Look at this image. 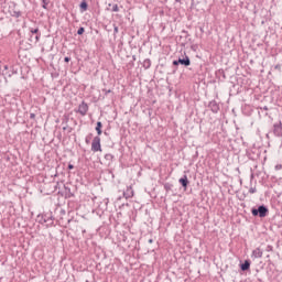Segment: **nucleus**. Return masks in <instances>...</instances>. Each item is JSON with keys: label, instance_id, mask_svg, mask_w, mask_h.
<instances>
[{"label": "nucleus", "instance_id": "38", "mask_svg": "<svg viewBox=\"0 0 282 282\" xmlns=\"http://www.w3.org/2000/svg\"><path fill=\"white\" fill-rule=\"evenodd\" d=\"M275 69H279V65L275 66Z\"/></svg>", "mask_w": 282, "mask_h": 282}, {"label": "nucleus", "instance_id": "20", "mask_svg": "<svg viewBox=\"0 0 282 282\" xmlns=\"http://www.w3.org/2000/svg\"><path fill=\"white\" fill-rule=\"evenodd\" d=\"M77 34H78V36H83V34H85V28H79L78 30H77Z\"/></svg>", "mask_w": 282, "mask_h": 282}, {"label": "nucleus", "instance_id": "18", "mask_svg": "<svg viewBox=\"0 0 282 282\" xmlns=\"http://www.w3.org/2000/svg\"><path fill=\"white\" fill-rule=\"evenodd\" d=\"M105 160H106L107 162H113V154H111V153L106 154V155H105Z\"/></svg>", "mask_w": 282, "mask_h": 282}, {"label": "nucleus", "instance_id": "9", "mask_svg": "<svg viewBox=\"0 0 282 282\" xmlns=\"http://www.w3.org/2000/svg\"><path fill=\"white\" fill-rule=\"evenodd\" d=\"M252 259H261V257H263V250H261V248H257L252 251L251 254Z\"/></svg>", "mask_w": 282, "mask_h": 282}, {"label": "nucleus", "instance_id": "8", "mask_svg": "<svg viewBox=\"0 0 282 282\" xmlns=\"http://www.w3.org/2000/svg\"><path fill=\"white\" fill-rule=\"evenodd\" d=\"M178 65H183L184 67L191 66V58L188 57V55H185L184 58L180 57Z\"/></svg>", "mask_w": 282, "mask_h": 282}, {"label": "nucleus", "instance_id": "16", "mask_svg": "<svg viewBox=\"0 0 282 282\" xmlns=\"http://www.w3.org/2000/svg\"><path fill=\"white\" fill-rule=\"evenodd\" d=\"M164 189L166 191V193H169L170 191H173V184H171V183H165V184H164Z\"/></svg>", "mask_w": 282, "mask_h": 282}, {"label": "nucleus", "instance_id": "12", "mask_svg": "<svg viewBox=\"0 0 282 282\" xmlns=\"http://www.w3.org/2000/svg\"><path fill=\"white\" fill-rule=\"evenodd\" d=\"M251 263L252 262L250 260H245V262L240 264V270L242 272H248V270H250Z\"/></svg>", "mask_w": 282, "mask_h": 282}, {"label": "nucleus", "instance_id": "2", "mask_svg": "<svg viewBox=\"0 0 282 282\" xmlns=\"http://www.w3.org/2000/svg\"><path fill=\"white\" fill-rule=\"evenodd\" d=\"M30 43H39L41 41V31L39 28L30 29Z\"/></svg>", "mask_w": 282, "mask_h": 282}, {"label": "nucleus", "instance_id": "1", "mask_svg": "<svg viewBox=\"0 0 282 282\" xmlns=\"http://www.w3.org/2000/svg\"><path fill=\"white\" fill-rule=\"evenodd\" d=\"M269 214L270 209L265 205H260L258 206V208H251V215H253V217H260V219H263V217H268Z\"/></svg>", "mask_w": 282, "mask_h": 282}, {"label": "nucleus", "instance_id": "14", "mask_svg": "<svg viewBox=\"0 0 282 282\" xmlns=\"http://www.w3.org/2000/svg\"><path fill=\"white\" fill-rule=\"evenodd\" d=\"M97 137L102 135V122L98 121L96 126Z\"/></svg>", "mask_w": 282, "mask_h": 282}, {"label": "nucleus", "instance_id": "37", "mask_svg": "<svg viewBox=\"0 0 282 282\" xmlns=\"http://www.w3.org/2000/svg\"><path fill=\"white\" fill-rule=\"evenodd\" d=\"M267 138H270V133H267Z\"/></svg>", "mask_w": 282, "mask_h": 282}, {"label": "nucleus", "instance_id": "11", "mask_svg": "<svg viewBox=\"0 0 282 282\" xmlns=\"http://www.w3.org/2000/svg\"><path fill=\"white\" fill-rule=\"evenodd\" d=\"M180 184L183 186V188L186 191L188 188V176L184 175L178 180Z\"/></svg>", "mask_w": 282, "mask_h": 282}, {"label": "nucleus", "instance_id": "4", "mask_svg": "<svg viewBox=\"0 0 282 282\" xmlns=\"http://www.w3.org/2000/svg\"><path fill=\"white\" fill-rule=\"evenodd\" d=\"M42 224H46V226H54V216H52V213H46L42 215Z\"/></svg>", "mask_w": 282, "mask_h": 282}, {"label": "nucleus", "instance_id": "13", "mask_svg": "<svg viewBox=\"0 0 282 282\" xmlns=\"http://www.w3.org/2000/svg\"><path fill=\"white\" fill-rule=\"evenodd\" d=\"M87 10H89V4L87 3V0H83L79 4V11L83 12H87Z\"/></svg>", "mask_w": 282, "mask_h": 282}, {"label": "nucleus", "instance_id": "34", "mask_svg": "<svg viewBox=\"0 0 282 282\" xmlns=\"http://www.w3.org/2000/svg\"><path fill=\"white\" fill-rule=\"evenodd\" d=\"M149 243H153V239H150V240H149Z\"/></svg>", "mask_w": 282, "mask_h": 282}, {"label": "nucleus", "instance_id": "30", "mask_svg": "<svg viewBox=\"0 0 282 282\" xmlns=\"http://www.w3.org/2000/svg\"><path fill=\"white\" fill-rule=\"evenodd\" d=\"M72 61V57H64V63H69Z\"/></svg>", "mask_w": 282, "mask_h": 282}, {"label": "nucleus", "instance_id": "23", "mask_svg": "<svg viewBox=\"0 0 282 282\" xmlns=\"http://www.w3.org/2000/svg\"><path fill=\"white\" fill-rule=\"evenodd\" d=\"M65 189H66V193H68V194H67L68 197H74V194L72 193V189H69V188H67V187H65Z\"/></svg>", "mask_w": 282, "mask_h": 282}, {"label": "nucleus", "instance_id": "33", "mask_svg": "<svg viewBox=\"0 0 282 282\" xmlns=\"http://www.w3.org/2000/svg\"><path fill=\"white\" fill-rule=\"evenodd\" d=\"M281 167H282L281 165H276V166H275V169H278V170L281 169Z\"/></svg>", "mask_w": 282, "mask_h": 282}, {"label": "nucleus", "instance_id": "22", "mask_svg": "<svg viewBox=\"0 0 282 282\" xmlns=\"http://www.w3.org/2000/svg\"><path fill=\"white\" fill-rule=\"evenodd\" d=\"M112 12H120V8L118 7V4L112 6Z\"/></svg>", "mask_w": 282, "mask_h": 282}, {"label": "nucleus", "instance_id": "32", "mask_svg": "<svg viewBox=\"0 0 282 282\" xmlns=\"http://www.w3.org/2000/svg\"><path fill=\"white\" fill-rule=\"evenodd\" d=\"M63 131H67V126H65V127L63 128Z\"/></svg>", "mask_w": 282, "mask_h": 282}, {"label": "nucleus", "instance_id": "7", "mask_svg": "<svg viewBox=\"0 0 282 282\" xmlns=\"http://www.w3.org/2000/svg\"><path fill=\"white\" fill-rule=\"evenodd\" d=\"M208 108L210 109V111L213 113H219V104H217L215 100H212L209 104H208Z\"/></svg>", "mask_w": 282, "mask_h": 282}, {"label": "nucleus", "instance_id": "25", "mask_svg": "<svg viewBox=\"0 0 282 282\" xmlns=\"http://www.w3.org/2000/svg\"><path fill=\"white\" fill-rule=\"evenodd\" d=\"M102 93L105 94V96H107L108 94H111V89H108L107 88H104L102 89Z\"/></svg>", "mask_w": 282, "mask_h": 282}, {"label": "nucleus", "instance_id": "17", "mask_svg": "<svg viewBox=\"0 0 282 282\" xmlns=\"http://www.w3.org/2000/svg\"><path fill=\"white\" fill-rule=\"evenodd\" d=\"M94 138L93 133H89L86 138H85V142L86 144H91V139Z\"/></svg>", "mask_w": 282, "mask_h": 282}, {"label": "nucleus", "instance_id": "36", "mask_svg": "<svg viewBox=\"0 0 282 282\" xmlns=\"http://www.w3.org/2000/svg\"><path fill=\"white\" fill-rule=\"evenodd\" d=\"M4 69H8V65H4Z\"/></svg>", "mask_w": 282, "mask_h": 282}, {"label": "nucleus", "instance_id": "26", "mask_svg": "<svg viewBox=\"0 0 282 282\" xmlns=\"http://www.w3.org/2000/svg\"><path fill=\"white\" fill-rule=\"evenodd\" d=\"M182 34H184V35H185V39H188V36H191V34H188V32H187V31H185V30H183V31H182Z\"/></svg>", "mask_w": 282, "mask_h": 282}, {"label": "nucleus", "instance_id": "27", "mask_svg": "<svg viewBox=\"0 0 282 282\" xmlns=\"http://www.w3.org/2000/svg\"><path fill=\"white\" fill-rule=\"evenodd\" d=\"M30 119H31V120H35V119H36V115H35L34 112H31V113H30Z\"/></svg>", "mask_w": 282, "mask_h": 282}, {"label": "nucleus", "instance_id": "24", "mask_svg": "<svg viewBox=\"0 0 282 282\" xmlns=\"http://www.w3.org/2000/svg\"><path fill=\"white\" fill-rule=\"evenodd\" d=\"M249 193H250L251 195H254V193H257V187H251V188H249Z\"/></svg>", "mask_w": 282, "mask_h": 282}, {"label": "nucleus", "instance_id": "21", "mask_svg": "<svg viewBox=\"0 0 282 282\" xmlns=\"http://www.w3.org/2000/svg\"><path fill=\"white\" fill-rule=\"evenodd\" d=\"M12 17H14L15 19H19L21 17V11H13Z\"/></svg>", "mask_w": 282, "mask_h": 282}, {"label": "nucleus", "instance_id": "19", "mask_svg": "<svg viewBox=\"0 0 282 282\" xmlns=\"http://www.w3.org/2000/svg\"><path fill=\"white\" fill-rule=\"evenodd\" d=\"M47 6H50V0H42V8L47 10Z\"/></svg>", "mask_w": 282, "mask_h": 282}, {"label": "nucleus", "instance_id": "6", "mask_svg": "<svg viewBox=\"0 0 282 282\" xmlns=\"http://www.w3.org/2000/svg\"><path fill=\"white\" fill-rule=\"evenodd\" d=\"M87 111H89V106L87 105V102L83 101L78 106L77 113H80V116H87Z\"/></svg>", "mask_w": 282, "mask_h": 282}, {"label": "nucleus", "instance_id": "35", "mask_svg": "<svg viewBox=\"0 0 282 282\" xmlns=\"http://www.w3.org/2000/svg\"><path fill=\"white\" fill-rule=\"evenodd\" d=\"M68 133H72V128H69Z\"/></svg>", "mask_w": 282, "mask_h": 282}, {"label": "nucleus", "instance_id": "5", "mask_svg": "<svg viewBox=\"0 0 282 282\" xmlns=\"http://www.w3.org/2000/svg\"><path fill=\"white\" fill-rule=\"evenodd\" d=\"M272 133H273V135H275V138H282V123H281V121L273 124Z\"/></svg>", "mask_w": 282, "mask_h": 282}, {"label": "nucleus", "instance_id": "39", "mask_svg": "<svg viewBox=\"0 0 282 282\" xmlns=\"http://www.w3.org/2000/svg\"><path fill=\"white\" fill-rule=\"evenodd\" d=\"M264 110H265V111H268V108H267V106L264 107Z\"/></svg>", "mask_w": 282, "mask_h": 282}, {"label": "nucleus", "instance_id": "3", "mask_svg": "<svg viewBox=\"0 0 282 282\" xmlns=\"http://www.w3.org/2000/svg\"><path fill=\"white\" fill-rule=\"evenodd\" d=\"M91 151L94 153H98V151H102V148L100 145V137H95L91 142Z\"/></svg>", "mask_w": 282, "mask_h": 282}, {"label": "nucleus", "instance_id": "15", "mask_svg": "<svg viewBox=\"0 0 282 282\" xmlns=\"http://www.w3.org/2000/svg\"><path fill=\"white\" fill-rule=\"evenodd\" d=\"M144 69H149L151 67V59L147 58L143 61Z\"/></svg>", "mask_w": 282, "mask_h": 282}, {"label": "nucleus", "instance_id": "10", "mask_svg": "<svg viewBox=\"0 0 282 282\" xmlns=\"http://www.w3.org/2000/svg\"><path fill=\"white\" fill-rule=\"evenodd\" d=\"M123 197L126 199H131L133 197V187L129 186L126 191H123Z\"/></svg>", "mask_w": 282, "mask_h": 282}, {"label": "nucleus", "instance_id": "29", "mask_svg": "<svg viewBox=\"0 0 282 282\" xmlns=\"http://www.w3.org/2000/svg\"><path fill=\"white\" fill-rule=\"evenodd\" d=\"M173 65L177 67V65H180V59L173 61Z\"/></svg>", "mask_w": 282, "mask_h": 282}, {"label": "nucleus", "instance_id": "31", "mask_svg": "<svg viewBox=\"0 0 282 282\" xmlns=\"http://www.w3.org/2000/svg\"><path fill=\"white\" fill-rule=\"evenodd\" d=\"M74 169V164H68V171H72Z\"/></svg>", "mask_w": 282, "mask_h": 282}, {"label": "nucleus", "instance_id": "28", "mask_svg": "<svg viewBox=\"0 0 282 282\" xmlns=\"http://www.w3.org/2000/svg\"><path fill=\"white\" fill-rule=\"evenodd\" d=\"M118 32H119L118 25H113V34H118Z\"/></svg>", "mask_w": 282, "mask_h": 282}]
</instances>
